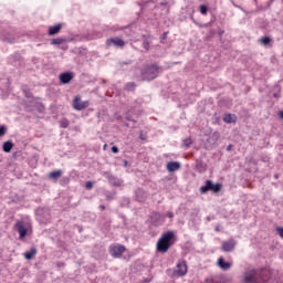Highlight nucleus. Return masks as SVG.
<instances>
[{
    "label": "nucleus",
    "instance_id": "nucleus-1",
    "mask_svg": "<svg viewBox=\"0 0 283 283\" xmlns=\"http://www.w3.org/2000/svg\"><path fill=\"white\" fill-rule=\"evenodd\" d=\"M271 272L269 270H249L244 273L243 282L244 283H262L268 282Z\"/></svg>",
    "mask_w": 283,
    "mask_h": 283
},
{
    "label": "nucleus",
    "instance_id": "nucleus-2",
    "mask_svg": "<svg viewBox=\"0 0 283 283\" xmlns=\"http://www.w3.org/2000/svg\"><path fill=\"white\" fill-rule=\"evenodd\" d=\"M174 237L175 234L172 231H168L161 234L156 244L157 253H167V251H169L171 248V241L174 240Z\"/></svg>",
    "mask_w": 283,
    "mask_h": 283
},
{
    "label": "nucleus",
    "instance_id": "nucleus-3",
    "mask_svg": "<svg viewBox=\"0 0 283 283\" xmlns=\"http://www.w3.org/2000/svg\"><path fill=\"white\" fill-rule=\"evenodd\" d=\"M158 72H160V67L156 64L147 65L143 71V76L145 81H154L158 76Z\"/></svg>",
    "mask_w": 283,
    "mask_h": 283
},
{
    "label": "nucleus",
    "instance_id": "nucleus-4",
    "mask_svg": "<svg viewBox=\"0 0 283 283\" xmlns=\"http://www.w3.org/2000/svg\"><path fill=\"white\" fill-rule=\"evenodd\" d=\"M222 189V184H213L211 180H206V185L199 188L200 193H207V191H212L213 193L220 192Z\"/></svg>",
    "mask_w": 283,
    "mask_h": 283
},
{
    "label": "nucleus",
    "instance_id": "nucleus-5",
    "mask_svg": "<svg viewBox=\"0 0 283 283\" xmlns=\"http://www.w3.org/2000/svg\"><path fill=\"white\" fill-rule=\"evenodd\" d=\"M72 107L76 112H83V109H87L90 107V101H82L81 97L77 95L73 98Z\"/></svg>",
    "mask_w": 283,
    "mask_h": 283
},
{
    "label": "nucleus",
    "instance_id": "nucleus-6",
    "mask_svg": "<svg viewBox=\"0 0 283 283\" xmlns=\"http://www.w3.org/2000/svg\"><path fill=\"white\" fill-rule=\"evenodd\" d=\"M125 251H126L125 245L113 244L109 247V254L112 255V258H122Z\"/></svg>",
    "mask_w": 283,
    "mask_h": 283
},
{
    "label": "nucleus",
    "instance_id": "nucleus-7",
    "mask_svg": "<svg viewBox=\"0 0 283 283\" xmlns=\"http://www.w3.org/2000/svg\"><path fill=\"white\" fill-rule=\"evenodd\" d=\"M174 274L177 277H185V275H187V262L180 261L179 263H177Z\"/></svg>",
    "mask_w": 283,
    "mask_h": 283
},
{
    "label": "nucleus",
    "instance_id": "nucleus-8",
    "mask_svg": "<svg viewBox=\"0 0 283 283\" xmlns=\"http://www.w3.org/2000/svg\"><path fill=\"white\" fill-rule=\"evenodd\" d=\"M106 45L107 48H112V45L115 48H125V41L118 36L109 38L106 40Z\"/></svg>",
    "mask_w": 283,
    "mask_h": 283
},
{
    "label": "nucleus",
    "instance_id": "nucleus-9",
    "mask_svg": "<svg viewBox=\"0 0 283 283\" xmlns=\"http://www.w3.org/2000/svg\"><path fill=\"white\" fill-rule=\"evenodd\" d=\"M14 229H17L20 235V240H23V238L28 235V228H25V223L23 221H17Z\"/></svg>",
    "mask_w": 283,
    "mask_h": 283
},
{
    "label": "nucleus",
    "instance_id": "nucleus-10",
    "mask_svg": "<svg viewBox=\"0 0 283 283\" xmlns=\"http://www.w3.org/2000/svg\"><path fill=\"white\" fill-rule=\"evenodd\" d=\"M221 249L226 253H229V252L233 251L235 249V240L234 239H230L228 241H223Z\"/></svg>",
    "mask_w": 283,
    "mask_h": 283
},
{
    "label": "nucleus",
    "instance_id": "nucleus-11",
    "mask_svg": "<svg viewBox=\"0 0 283 283\" xmlns=\"http://www.w3.org/2000/svg\"><path fill=\"white\" fill-rule=\"evenodd\" d=\"M59 78L62 85H67L74 78V75L70 72H64L60 74Z\"/></svg>",
    "mask_w": 283,
    "mask_h": 283
},
{
    "label": "nucleus",
    "instance_id": "nucleus-12",
    "mask_svg": "<svg viewBox=\"0 0 283 283\" xmlns=\"http://www.w3.org/2000/svg\"><path fill=\"white\" fill-rule=\"evenodd\" d=\"M217 264L219 269H222V271H229V269H231V263L226 262L222 256L218 259Z\"/></svg>",
    "mask_w": 283,
    "mask_h": 283
},
{
    "label": "nucleus",
    "instance_id": "nucleus-13",
    "mask_svg": "<svg viewBox=\"0 0 283 283\" xmlns=\"http://www.w3.org/2000/svg\"><path fill=\"white\" fill-rule=\"evenodd\" d=\"M63 25L61 23H57L53 27H49V31L48 34L49 36H54V34H59V32H61Z\"/></svg>",
    "mask_w": 283,
    "mask_h": 283
},
{
    "label": "nucleus",
    "instance_id": "nucleus-14",
    "mask_svg": "<svg viewBox=\"0 0 283 283\" xmlns=\"http://www.w3.org/2000/svg\"><path fill=\"white\" fill-rule=\"evenodd\" d=\"M180 169V163L178 161H169L167 164V170L170 172L178 171Z\"/></svg>",
    "mask_w": 283,
    "mask_h": 283
},
{
    "label": "nucleus",
    "instance_id": "nucleus-15",
    "mask_svg": "<svg viewBox=\"0 0 283 283\" xmlns=\"http://www.w3.org/2000/svg\"><path fill=\"white\" fill-rule=\"evenodd\" d=\"M63 176V170H53L49 174V178L50 180H54L56 182V180H59L60 177Z\"/></svg>",
    "mask_w": 283,
    "mask_h": 283
},
{
    "label": "nucleus",
    "instance_id": "nucleus-16",
    "mask_svg": "<svg viewBox=\"0 0 283 283\" xmlns=\"http://www.w3.org/2000/svg\"><path fill=\"white\" fill-rule=\"evenodd\" d=\"M108 182L113 185L114 187H120L123 185V181L114 176H108Z\"/></svg>",
    "mask_w": 283,
    "mask_h": 283
},
{
    "label": "nucleus",
    "instance_id": "nucleus-17",
    "mask_svg": "<svg viewBox=\"0 0 283 283\" xmlns=\"http://www.w3.org/2000/svg\"><path fill=\"white\" fill-rule=\"evenodd\" d=\"M153 219L157 220V224H163V222H165V214H160V212H155L153 213Z\"/></svg>",
    "mask_w": 283,
    "mask_h": 283
},
{
    "label": "nucleus",
    "instance_id": "nucleus-18",
    "mask_svg": "<svg viewBox=\"0 0 283 283\" xmlns=\"http://www.w3.org/2000/svg\"><path fill=\"white\" fill-rule=\"evenodd\" d=\"M238 122V117L235 115H231V114H227L223 117V123H237Z\"/></svg>",
    "mask_w": 283,
    "mask_h": 283
},
{
    "label": "nucleus",
    "instance_id": "nucleus-19",
    "mask_svg": "<svg viewBox=\"0 0 283 283\" xmlns=\"http://www.w3.org/2000/svg\"><path fill=\"white\" fill-rule=\"evenodd\" d=\"M12 147H14V144H12V142L3 143V151H6V154H10V151H12Z\"/></svg>",
    "mask_w": 283,
    "mask_h": 283
},
{
    "label": "nucleus",
    "instance_id": "nucleus-20",
    "mask_svg": "<svg viewBox=\"0 0 283 283\" xmlns=\"http://www.w3.org/2000/svg\"><path fill=\"white\" fill-rule=\"evenodd\" d=\"M33 255H36V248H31L30 251L24 253L25 260H32Z\"/></svg>",
    "mask_w": 283,
    "mask_h": 283
},
{
    "label": "nucleus",
    "instance_id": "nucleus-21",
    "mask_svg": "<svg viewBox=\"0 0 283 283\" xmlns=\"http://www.w3.org/2000/svg\"><path fill=\"white\" fill-rule=\"evenodd\" d=\"M125 90L126 92H134V90H136V83L134 82H129L125 85Z\"/></svg>",
    "mask_w": 283,
    "mask_h": 283
},
{
    "label": "nucleus",
    "instance_id": "nucleus-22",
    "mask_svg": "<svg viewBox=\"0 0 283 283\" xmlns=\"http://www.w3.org/2000/svg\"><path fill=\"white\" fill-rule=\"evenodd\" d=\"M259 42L262 44V45H269V43H271V38L269 36H263L259 40Z\"/></svg>",
    "mask_w": 283,
    "mask_h": 283
},
{
    "label": "nucleus",
    "instance_id": "nucleus-23",
    "mask_svg": "<svg viewBox=\"0 0 283 283\" xmlns=\"http://www.w3.org/2000/svg\"><path fill=\"white\" fill-rule=\"evenodd\" d=\"M69 126L70 122L67 119L60 120V127H62V129H67Z\"/></svg>",
    "mask_w": 283,
    "mask_h": 283
},
{
    "label": "nucleus",
    "instance_id": "nucleus-24",
    "mask_svg": "<svg viewBox=\"0 0 283 283\" xmlns=\"http://www.w3.org/2000/svg\"><path fill=\"white\" fill-rule=\"evenodd\" d=\"M51 43L52 45H61V43H63V39L61 38L53 39Z\"/></svg>",
    "mask_w": 283,
    "mask_h": 283
},
{
    "label": "nucleus",
    "instance_id": "nucleus-25",
    "mask_svg": "<svg viewBox=\"0 0 283 283\" xmlns=\"http://www.w3.org/2000/svg\"><path fill=\"white\" fill-rule=\"evenodd\" d=\"M7 132H8V128L6 126H0V137L6 136Z\"/></svg>",
    "mask_w": 283,
    "mask_h": 283
},
{
    "label": "nucleus",
    "instance_id": "nucleus-26",
    "mask_svg": "<svg viewBox=\"0 0 283 283\" xmlns=\"http://www.w3.org/2000/svg\"><path fill=\"white\" fill-rule=\"evenodd\" d=\"M200 12H201V14H207V12H208L207 6H205V4L200 6Z\"/></svg>",
    "mask_w": 283,
    "mask_h": 283
},
{
    "label": "nucleus",
    "instance_id": "nucleus-27",
    "mask_svg": "<svg viewBox=\"0 0 283 283\" xmlns=\"http://www.w3.org/2000/svg\"><path fill=\"white\" fill-rule=\"evenodd\" d=\"M85 187H86V189H93V187H94V184L92 182V181H87L86 184H85Z\"/></svg>",
    "mask_w": 283,
    "mask_h": 283
},
{
    "label": "nucleus",
    "instance_id": "nucleus-28",
    "mask_svg": "<svg viewBox=\"0 0 283 283\" xmlns=\"http://www.w3.org/2000/svg\"><path fill=\"white\" fill-rule=\"evenodd\" d=\"M276 231H277L280 238H282V240H283V228L277 227V228H276Z\"/></svg>",
    "mask_w": 283,
    "mask_h": 283
},
{
    "label": "nucleus",
    "instance_id": "nucleus-29",
    "mask_svg": "<svg viewBox=\"0 0 283 283\" xmlns=\"http://www.w3.org/2000/svg\"><path fill=\"white\" fill-rule=\"evenodd\" d=\"M112 153H113V154H118V148H117L116 146H113V147H112Z\"/></svg>",
    "mask_w": 283,
    "mask_h": 283
},
{
    "label": "nucleus",
    "instance_id": "nucleus-30",
    "mask_svg": "<svg viewBox=\"0 0 283 283\" xmlns=\"http://www.w3.org/2000/svg\"><path fill=\"white\" fill-rule=\"evenodd\" d=\"M168 34H169V32H164V34L161 35V40L165 41V39H167Z\"/></svg>",
    "mask_w": 283,
    "mask_h": 283
},
{
    "label": "nucleus",
    "instance_id": "nucleus-31",
    "mask_svg": "<svg viewBox=\"0 0 283 283\" xmlns=\"http://www.w3.org/2000/svg\"><path fill=\"white\" fill-rule=\"evenodd\" d=\"M139 138H140L142 140H147V137H146L145 135H143V133H140Z\"/></svg>",
    "mask_w": 283,
    "mask_h": 283
},
{
    "label": "nucleus",
    "instance_id": "nucleus-32",
    "mask_svg": "<svg viewBox=\"0 0 283 283\" xmlns=\"http://www.w3.org/2000/svg\"><path fill=\"white\" fill-rule=\"evenodd\" d=\"M166 216L167 218H174V212H167Z\"/></svg>",
    "mask_w": 283,
    "mask_h": 283
},
{
    "label": "nucleus",
    "instance_id": "nucleus-33",
    "mask_svg": "<svg viewBox=\"0 0 283 283\" xmlns=\"http://www.w3.org/2000/svg\"><path fill=\"white\" fill-rule=\"evenodd\" d=\"M4 41H6L7 43H14V40L4 39Z\"/></svg>",
    "mask_w": 283,
    "mask_h": 283
},
{
    "label": "nucleus",
    "instance_id": "nucleus-34",
    "mask_svg": "<svg viewBox=\"0 0 283 283\" xmlns=\"http://www.w3.org/2000/svg\"><path fill=\"white\" fill-rule=\"evenodd\" d=\"M144 48H145V50H149V43H146V44L144 45Z\"/></svg>",
    "mask_w": 283,
    "mask_h": 283
},
{
    "label": "nucleus",
    "instance_id": "nucleus-35",
    "mask_svg": "<svg viewBox=\"0 0 283 283\" xmlns=\"http://www.w3.org/2000/svg\"><path fill=\"white\" fill-rule=\"evenodd\" d=\"M99 209H102V211H105V206H99Z\"/></svg>",
    "mask_w": 283,
    "mask_h": 283
},
{
    "label": "nucleus",
    "instance_id": "nucleus-36",
    "mask_svg": "<svg viewBox=\"0 0 283 283\" xmlns=\"http://www.w3.org/2000/svg\"><path fill=\"white\" fill-rule=\"evenodd\" d=\"M280 118H283V112H280Z\"/></svg>",
    "mask_w": 283,
    "mask_h": 283
},
{
    "label": "nucleus",
    "instance_id": "nucleus-37",
    "mask_svg": "<svg viewBox=\"0 0 283 283\" xmlns=\"http://www.w3.org/2000/svg\"><path fill=\"white\" fill-rule=\"evenodd\" d=\"M274 98H277V93L274 94Z\"/></svg>",
    "mask_w": 283,
    "mask_h": 283
},
{
    "label": "nucleus",
    "instance_id": "nucleus-38",
    "mask_svg": "<svg viewBox=\"0 0 283 283\" xmlns=\"http://www.w3.org/2000/svg\"><path fill=\"white\" fill-rule=\"evenodd\" d=\"M104 149H107V144L104 145Z\"/></svg>",
    "mask_w": 283,
    "mask_h": 283
},
{
    "label": "nucleus",
    "instance_id": "nucleus-39",
    "mask_svg": "<svg viewBox=\"0 0 283 283\" xmlns=\"http://www.w3.org/2000/svg\"><path fill=\"white\" fill-rule=\"evenodd\" d=\"M275 178H277V175H275Z\"/></svg>",
    "mask_w": 283,
    "mask_h": 283
}]
</instances>
